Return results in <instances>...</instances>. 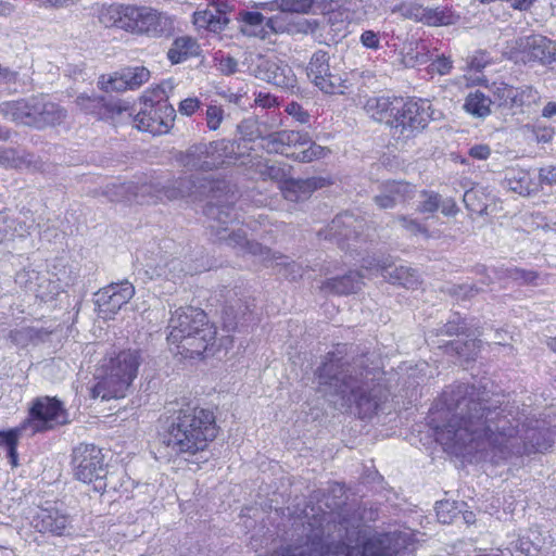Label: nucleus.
Instances as JSON below:
<instances>
[{"instance_id":"36","label":"nucleus","mask_w":556,"mask_h":556,"mask_svg":"<svg viewBox=\"0 0 556 556\" xmlns=\"http://www.w3.org/2000/svg\"><path fill=\"white\" fill-rule=\"evenodd\" d=\"M129 104L123 100H104L99 119H111L121 122L124 116L132 122V113L129 111Z\"/></svg>"},{"instance_id":"49","label":"nucleus","mask_w":556,"mask_h":556,"mask_svg":"<svg viewBox=\"0 0 556 556\" xmlns=\"http://www.w3.org/2000/svg\"><path fill=\"white\" fill-rule=\"evenodd\" d=\"M41 279V274L34 269H23L16 274L15 282L26 292L38 291L37 280Z\"/></svg>"},{"instance_id":"46","label":"nucleus","mask_w":556,"mask_h":556,"mask_svg":"<svg viewBox=\"0 0 556 556\" xmlns=\"http://www.w3.org/2000/svg\"><path fill=\"white\" fill-rule=\"evenodd\" d=\"M314 0H276L277 8L285 13L306 14L313 8Z\"/></svg>"},{"instance_id":"61","label":"nucleus","mask_w":556,"mask_h":556,"mask_svg":"<svg viewBox=\"0 0 556 556\" xmlns=\"http://www.w3.org/2000/svg\"><path fill=\"white\" fill-rule=\"evenodd\" d=\"M239 18L244 24L253 27L261 26L265 21V16L256 11H242L239 13Z\"/></svg>"},{"instance_id":"4","label":"nucleus","mask_w":556,"mask_h":556,"mask_svg":"<svg viewBox=\"0 0 556 556\" xmlns=\"http://www.w3.org/2000/svg\"><path fill=\"white\" fill-rule=\"evenodd\" d=\"M167 340L181 349L180 353L194 357L202 355L216 339V329L207 321L204 311L192 306L179 307L168 323Z\"/></svg>"},{"instance_id":"41","label":"nucleus","mask_w":556,"mask_h":556,"mask_svg":"<svg viewBox=\"0 0 556 556\" xmlns=\"http://www.w3.org/2000/svg\"><path fill=\"white\" fill-rule=\"evenodd\" d=\"M466 504L464 502H450V501H440L437 503L435 511L438 520L441 523L448 525L453 522L456 518H459L462 513V507Z\"/></svg>"},{"instance_id":"43","label":"nucleus","mask_w":556,"mask_h":556,"mask_svg":"<svg viewBox=\"0 0 556 556\" xmlns=\"http://www.w3.org/2000/svg\"><path fill=\"white\" fill-rule=\"evenodd\" d=\"M330 150L326 147H321L315 143L312 139L306 147L301 148L299 152H293L291 155L295 161L309 163L315 160L324 159L329 154Z\"/></svg>"},{"instance_id":"27","label":"nucleus","mask_w":556,"mask_h":556,"mask_svg":"<svg viewBox=\"0 0 556 556\" xmlns=\"http://www.w3.org/2000/svg\"><path fill=\"white\" fill-rule=\"evenodd\" d=\"M402 98L396 97H371L364 106L366 113L375 121L384 123L388 127L392 124V117L399 112V104Z\"/></svg>"},{"instance_id":"58","label":"nucleus","mask_w":556,"mask_h":556,"mask_svg":"<svg viewBox=\"0 0 556 556\" xmlns=\"http://www.w3.org/2000/svg\"><path fill=\"white\" fill-rule=\"evenodd\" d=\"M285 111L301 124H306L309 121L308 112L295 101L288 103Z\"/></svg>"},{"instance_id":"42","label":"nucleus","mask_w":556,"mask_h":556,"mask_svg":"<svg viewBox=\"0 0 556 556\" xmlns=\"http://www.w3.org/2000/svg\"><path fill=\"white\" fill-rule=\"evenodd\" d=\"M186 274H193L190 266H185L180 258H172L167 261L163 266L159 267V276H164L168 280H177Z\"/></svg>"},{"instance_id":"59","label":"nucleus","mask_w":556,"mask_h":556,"mask_svg":"<svg viewBox=\"0 0 556 556\" xmlns=\"http://www.w3.org/2000/svg\"><path fill=\"white\" fill-rule=\"evenodd\" d=\"M453 67V62L448 56L440 55L437 56L435 60L431 62L429 68L432 73H438L440 75H446L451 72Z\"/></svg>"},{"instance_id":"8","label":"nucleus","mask_w":556,"mask_h":556,"mask_svg":"<svg viewBox=\"0 0 556 556\" xmlns=\"http://www.w3.org/2000/svg\"><path fill=\"white\" fill-rule=\"evenodd\" d=\"M432 119L431 103L426 99H401L399 112L392 117L389 125L390 135L394 146L400 150H407L415 144L416 137L428 126Z\"/></svg>"},{"instance_id":"45","label":"nucleus","mask_w":556,"mask_h":556,"mask_svg":"<svg viewBox=\"0 0 556 556\" xmlns=\"http://www.w3.org/2000/svg\"><path fill=\"white\" fill-rule=\"evenodd\" d=\"M104 100L105 98L100 96L81 93L76 98L75 103L80 111L100 118Z\"/></svg>"},{"instance_id":"33","label":"nucleus","mask_w":556,"mask_h":556,"mask_svg":"<svg viewBox=\"0 0 556 556\" xmlns=\"http://www.w3.org/2000/svg\"><path fill=\"white\" fill-rule=\"evenodd\" d=\"M492 100L480 90L471 91L467 94L464 103V110L478 118H485L491 114Z\"/></svg>"},{"instance_id":"30","label":"nucleus","mask_w":556,"mask_h":556,"mask_svg":"<svg viewBox=\"0 0 556 556\" xmlns=\"http://www.w3.org/2000/svg\"><path fill=\"white\" fill-rule=\"evenodd\" d=\"M320 180L317 178L307 179H287L281 186V191L286 200L298 202L311 195V193L320 187Z\"/></svg>"},{"instance_id":"39","label":"nucleus","mask_w":556,"mask_h":556,"mask_svg":"<svg viewBox=\"0 0 556 556\" xmlns=\"http://www.w3.org/2000/svg\"><path fill=\"white\" fill-rule=\"evenodd\" d=\"M463 201L471 213L488 214L489 199L482 189L472 188L464 193Z\"/></svg>"},{"instance_id":"37","label":"nucleus","mask_w":556,"mask_h":556,"mask_svg":"<svg viewBox=\"0 0 556 556\" xmlns=\"http://www.w3.org/2000/svg\"><path fill=\"white\" fill-rule=\"evenodd\" d=\"M421 16V23L429 26L452 25L457 20L451 8H425Z\"/></svg>"},{"instance_id":"25","label":"nucleus","mask_w":556,"mask_h":556,"mask_svg":"<svg viewBox=\"0 0 556 556\" xmlns=\"http://www.w3.org/2000/svg\"><path fill=\"white\" fill-rule=\"evenodd\" d=\"M150 186L138 185L132 181L113 182L105 187L103 195L111 202H130L141 200L149 193Z\"/></svg>"},{"instance_id":"20","label":"nucleus","mask_w":556,"mask_h":556,"mask_svg":"<svg viewBox=\"0 0 556 556\" xmlns=\"http://www.w3.org/2000/svg\"><path fill=\"white\" fill-rule=\"evenodd\" d=\"M416 192V186L410 182L389 180L380 185L379 192L374 197V202L380 208H393L414 199Z\"/></svg>"},{"instance_id":"21","label":"nucleus","mask_w":556,"mask_h":556,"mask_svg":"<svg viewBox=\"0 0 556 556\" xmlns=\"http://www.w3.org/2000/svg\"><path fill=\"white\" fill-rule=\"evenodd\" d=\"M33 126L34 128H45L62 123L66 117V111L59 104L50 101L47 97L33 96Z\"/></svg>"},{"instance_id":"9","label":"nucleus","mask_w":556,"mask_h":556,"mask_svg":"<svg viewBox=\"0 0 556 556\" xmlns=\"http://www.w3.org/2000/svg\"><path fill=\"white\" fill-rule=\"evenodd\" d=\"M227 188L223 181L214 182L210 190L212 197L210 202L206 204L204 213L211 220L208 227L212 231H215L219 239L226 240L229 245L239 247L248 251L247 242H250L242 231L231 232L227 237L223 235L228 230L227 225L237 220L238 216L233 207L236 200L235 193H225V200H220L218 192L224 191Z\"/></svg>"},{"instance_id":"48","label":"nucleus","mask_w":556,"mask_h":556,"mask_svg":"<svg viewBox=\"0 0 556 556\" xmlns=\"http://www.w3.org/2000/svg\"><path fill=\"white\" fill-rule=\"evenodd\" d=\"M0 223H9V219L7 215L3 212H0ZM34 226L33 219H11L9 224V228L12 230L13 235H16L17 237H25L30 233V230ZM2 231L7 232V229H2L0 227V233Z\"/></svg>"},{"instance_id":"63","label":"nucleus","mask_w":556,"mask_h":556,"mask_svg":"<svg viewBox=\"0 0 556 556\" xmlns=\"http://www.w3.org/2000/svg\"><path fill=\"white\" fill-rule=\"evenodd\" d=\"M51 287H52L51 281L46 277V275H41V279L37 280V283H36V288H38V291H31L30 293L35 294L36 298L43 300L48 295L53 293V290L51 289Z\"/></svg>"},{"instance_id":"56","label":"nucleus","mask_w":556,"mask_h":556,"mask_svg":"<svg viewBox=\"0 0 556 556\" xmlns=\"http://www.w3.org/2000/svg\"><path fill=\"white\" fill-rule=\"evenodd\" d=\"M359 42L366 49L379 50L381 48L380 34L372 29L364 30L359 36Z\"/></svg>"},{"instance_id":"3","label":"nucleus","mask_w":556,"mask_h":556,"mask_svg":"<svg viewBox=\"0 0 556 556\" xmlns=\"http://www.w3.org/2000/svg\"><path fill=\"white\" fill-rule=\"evenodd\" d=\"M159 437L169 454L193 456L217 437L215 416L210 409L186 404L165 418Z\"/></svg>"},{"instance_id":"32","label":"nucleus","mask_w":556,"mask_h":556,"mask_svg":"<svg viewBox=\"0 0 556 556\" xmlns=\"http://www.w3.org/2000/svg\"><path fill=\"white\" fill-rule=\"evenodd\" d=\"M199 53V45L191 37H179L174 40L167 51V58L172 64H179L195 56Z\"/></svg>"},{"instance_id":"53","label":"nucleus","mask_w":556,"mask_h":556,"mask_svg":"<svg viewBox=\"0 0 556 556\" xmlns=\"http://www.w3.org/2000/svg\"><path fill=\"white\" fill-rule=\"evenodd\" d=\"M217 68L224 75H232L237 72L238 62L229 54L216 53L214 56Z\"/></svg>"},{"instance_id":"11","label":"nucleus","mask_w":556,"mask_h":556,"mask_svg":"<svg viewBox=\"0 0 556 556\" xmlns=\"http://www.w3.org/2000/svg\"><path fill=\"white\" fill-rule=\"evenodd\" d=\"M72 466L74 477L84 483H98L96 490L105 488L103 482L108 470L104 455L94 444H79L73 450Z\"/></svg>"},{"instance_id":"15","label":"nucleus","mask_w":556,"mask_h":556,"mask_svg":"<svg viewBox=\"0 0 556 556\" xmlns=\"http://www.w3.org/2000/svg\"><path fill=\"white\" fill-rule=\"evenodd\" d=\"M493 96L500 106L510 110H522L541 102L539 91L531 86L514 87L505 83H494Z\"/></svg>"},{"instance_id":"64","label":"nucleus","mask_w":556,"mask_h":556,"mask_svg":"<svg viewBox=\"0 0 556 556\" xmlns=\"http://www.w3.org/2000/svg\"><path fill=\"white\" fill-rule=\"evenodd\" d=\"M466 329V325L464 321H460V318L450 320L444 327L440 330L441 334L454 336L464 332Z\"/></svg>"},{"instance_id":"14","label":"nucleus","mask_w":556,"mask_h":556,"mask_svg":"<svg viewBox=\"0 0 556 556\" xmlns=\"http://www.w3.org/2000/svg\"><path fill=\"white\" fill-rule=\"evenodd\" d=\"M251 71L256 78L279 88L293 90L296 87V76L293 70L281 61L258 56Z\"/></svg>"},{"instance_id":"18","label":"nucleus","mask_w":556,"mask_h":556,"mask_svg":"<svg viewBox=\"0 0 556 556\" xmlns=\"http://www.w3.org/2000/svg\"><path fill=\"white\" fill-rule=\"evenodd\" d=\"M217 147L218 142L215 141L193 144L185 153H180L178 162L189 170H212L222 162Z\"/></svg>"},{"instance_id":"16","label":"nucleus","mask_w":556,"mask_h":556,"mask_svg":"<svg viewBox=\"0 0 556 556\" xmlns=\"http://www.w3.org/2000/svg\"><path fill=\"white\" fill-rule=\"evenodd\" d=\"M150 78V71L144 66L127 67L113 75H101L98 86L105 92L134 90L141 87Z\"/></svg>"},{"instance_id":"38","label":"nucleus","mask_w":556,"mask_h":556,"mask_svg":"<svg viewBox=\"0 0 556 556\" xmlns=\"http://www.w3.org/2000/svg\"><path fill=\"white\" fill-rule=\"evenodd\" d=\"M194 22L202 27H207L211 31L217 33L224 29L229 20L225 13L206 10L194 13Z\"/></svg>"},{"instance_id":"29","label":"nucleus","mask_w":556,"mask_h":556,"mask_svg":"<svg viewBox=\"0 0 556 556\" xmlns=\"http://www.w3.org/2000/svg\"><path fill=\"white\" fill-rule=\"evenodd\" d=\"M364 276L358 271H349L346 275L332 278L321 283L320 291L328 294L344 295L358 291L363 285Z\"/></svg>"},{"instance_id":"62","label":"nucleus","mask_w":556,"mask_h":556,"mask_svg":"<svg viewBox=\"0 0 556 556\" xmlns=\"http://www.w3.org/2000/svg\"><path fill=\"white\" fill-rule=\"evenodd\" d=\"M539 182L542 185H556V165L541 167L539 170Z\"/></svg>"},{"instance_id":"47","label":"nucleus","mask_w":556,"mask_h":556,"mask_svg":"<svg viewBox=\"0 0 556 556\" xmlns=\"http://www.w3.org/2000/svg\"><path fill=\"white\" fill-rule=\"evenodd\" d=\"M538 273L527 270L518 267H507L500 271V277L510 278L519 283H534L538 278Z\"/></svg>"},{"instance_id":"23","label":"nucleus","mask_w":556,"mask_h":556,"mask_svg":"<svg viewBox=\"0 0 556 556\" xmlns=\"http://www.w3.org/2000/svg\"><path fill=\"white\" fill-rule=\"evenodd\" d=\"M254 307V300L250 298L230 300L223 311L224 327L231 331L244 326L250 320Z\"/></svg>"},{"instance_id":"55","label":"nucleus","mask_w":556,"mask_h":556,"mask_svg":"<svg viewBox=\"0 0 556 556\" xmlns=\"http://www.w3.org/2000/svg\"><path fill=\"white\" fill-rule=\"evenodd\" d=\"M224 119V110L218 105H208L205 111L206 126L210 130L219 128Z\"/></svg>"},{"instance_id":"50","label":"nucleus","mask_w":556,"mask_h":556,"mask_svg":"<svg viewBox=\"0 0 556 556\" xmlns=\"http://www.w3.org/2000/svg\"><path fill=\"white\" fill-rule=\"evenodd\" d=\"M394 222H397L401 227L414 236H424L425 238L429 237V231L426 226L420 224L417 219L410 218L405 215H399L394 218Z\"/></svg>"},{"instance_id":"34","label":"nucleus","mask_w":556,"mask_h":556,"mask_svg":"<svg viewBox=\"0 0 556 556\" xmlns=\"http://www.w3.org/2000/svg\"><path fill=\"white\" fill-rule=\"evenodd\" d=\"M481 341L471 339V340H452L443 343V348L445 352L451 355H457L465 361L473 359L480 349Z\"/></svg>"},{"instance_id":"19","label":"nucleus","mask_w":556,"mask_h":556,"mask_svg":"<svg viewBox=\"0 0 556 556\" xmlns=\"http://www.w3.org/2000/svg\"><path fill=\"white\" fill-rule=\"evenodd\" d=\"M525 63L548 65L556 61V43L542 35H531L519 40Z\"/></svg>"},{"instance_id":"40","label":"nucleus","mask_w":556,"mask_h":556,"mask_svg":"<svg viewBox=\"0 0 556 556\" xmlns=\"http://www.w3.org/2000/svg\"><path fill=\"white\" fill-rule=\"evenodd\" d=\"M265 128L266 125L260 123L254 117L245 118L238 125V131L241 138L247 141L262 139V141L264 142V137L266 136Z\"/></svg>"},{"instance_id":"54","label":"nucleus","mask_w":556,"mask_h":556,"mask_svg":"<svg viewBox=\"0 0 556 556\" xmlns=\"http://www.w3.org/2000/svg\"><path fill=\"white\" fill-rule=\"evenodd\" d=\"M287 136V147L288 150L291 148L301 149L307 146L311 142V137L308 132L300 131V130H286Z\"/></svg>"},{"instance_id":"44","label":"nucleus","mask_w":556,"mask_h":556,"mask_svg":"<svg viewBox=\"0 0 556 556\" xmlns=\"http://www.w3.org/2000/svg\"><path fill=\"white\" fill-rule=\"evenodd\" d=\"M286 130H279L266 134L264 137L263 148L269 153H279L290 155L287 147Z\"/></svg>"},{"instance_id":"2","label":"nucleus","mask_w":556,"mask_h":556,"mask_svg":"<svg viewBox=\"0 0 556 556\" xmlns=\"http://www.w3.org/2000/svg\"><path fill=\"white\" fill-rule=\"evenodd\" d=\"M315 376L320 393L341 407L354 404L359 418H371L388 399V390L380 382L381 372L375 368H365L363 359L348 364L339 353L329 352Z\"/></svg>"},{"instance_id":"52","label":"nucleus","mask_w":556,"mask_h":556,"mask_svg":"<svg viewBox=\"0 0 556 556\" xmlns=\"http://www.w3.org/2000/svg\"><path fill=\"white\" fill-rule=\"evenodd\" d=\"M424 200L419 203L417 211L422 214H432L440 208L441 198L434 192H422Z\"/></svg>"},{"instance_id":"5","label":"nucleus","mask_w":556,"mask_h":556,"mask_svg":"<svg viewBox=\"0 0 556 556\" xmlns=\"http://www.w3.org/2000/svg\"><path fill=\"white\" fill-rule=\"evenodd\" d=\"M100 20L106 26L152 38L167 35L173 29L170 17L150 7L111 4L102 10Z\"/></svg>"},{"instance_id":"57","label":"nucleus","mask_w":556,"mask_h":556,"mask_svg":"<svg viewBox=\"0 0 556 556\" xmlns=\"http://www.w3.org/2000/svg\"><path fill=\"white\" fill-rule=\"evenodd\" d=\"M531 131L539 143H548L555 136V129L553 127L539 123L531 126Z\"/></svg>"},{"instance_id":"1","label":"nucleus","mask_w":556,"mask_h":556,"mask_svg":"<svg viewBox=\"0 0 556 556\" xmlns=\"http://www.w3.org/2000/svg\"><path fill=\"white\" fill-rule=\"evenodd\" d=\"M446 422L435 439L457 456L479 455L497 463L513 455L544 453L556 442V430L523 407L491 397L483 387L466 383L446 388L440 399Z\"/></svg>"},{"instance_id":"12","label":"nucleus","mask_w":556,"mask_h":556,"mask_svg":"<svg viewBox=\"0 0 556 556\" xmlns=\"http://www.w3.org/2000/svg\"><path fill=\"white\" fill-rule=\"evenodd\" d=\"M330 54L325 50L315 51L306 66L308 79L323 92L328 94H342L346 89L344 80L333 74L330 68Z\"/></svg>"},{"instance_id":"26","label":"nucleus","mask_w":556,"mask_h":556,"mask_svg":"<svg viewBox=\"0 0 556 556\" xmlns=\"http://www.w3.org/2000/svg\"><path fill=\"white\" fill-rule=\"evenodd\" d=\"M501 184L504 188L522 197L539 191V184L534 181L531 173L519 167L507 168Z\"/></svg>"},{"instance_id":"24","label":"nucleus","mask_w":556,"mask_h":556,"mask_svg":"<svg viewBox=\"0 0 556 556\" xmlns=\"http://www.w3.org/2000/svg\"><path fill=\"white\" fill-rule=\"evenodd\" d=\"M247 244L249 253L261 256L266 263H275L277 266H281L285 270L282 275L286 278L295 280L303 276L302 266L293 261H289V257L277 255L257 242H247Z\"/></svg>"},{"instance_id":"31","label":"nucleus","mask_w":556,"mask_h":556,"mask_svg":"<svg viewBox=\"0 0 556 556\" xmlns=\"http://www.w3.org/2000/svg\"><path fill=\"white\" fill-rule=\"evenodd\" d=\"M362 222L352 213L337 215L329 225V237L346 239L357 237Z\"/></svg>"},{"instance_id":"60","label":"nucleus","mask_w":556,"mask_h":556,"mask_svg":"<svg viewBox=\"0 0 556 556\" xmlns=\"http://www.w3.org/2000/svg\"><path fill=\"white\" fill-rule=\"evenodd\" d=\"M201 106V101L197 97H190L181 100L178 104V112L185 116L193 115Z\"/></svg>"},{"instance_id":"51","label":"nucleus","mask_w":556,"mask_h":556,"mask_svg":"<svg viewBox=\"0 0 556 556\" xmlns=\"http://www.w3.org/2000/svg\"><path fill=\"white\" fill-rule=\"evenodd\" d=\"M23 435H27V431L26 429H22V424L7 431L0 430V447L9 450L17 445L18 439Z\"/></svg>"},{"instance_id":"22","label":"nucleus","mask_w":556,"mask_h":556,"mask_svg":"<svg viewBox=\"0 0 556 556\" xmlns=\"http://www.w3.org/2000/svg\"><path fill=\"white\" fill-rule=\"evenodd\" d=\"M367 270H375L381 277L391 283H396L405 288H415L419 283V276L417 271L407 266H393L386 262L368 263L365 265Z\"/></svg>"},{"instance_id":"17","label":"nucleus","mask_w":556,"mask_h":556,"mask_svg":"<svg viewBox=\"0 0 556 556\" xmlns=\"http://www.w3.org/2000/svg\"><path fill=\"white\" fill-rule=\"evenodd\" d=\"M31 525L41 533L64 535L71 525V518L56 503L47 502L37 508Z\"/></svg>"},{"instance_id":"6","label":"nucleus","mask_w":556,"mask_h":556,"mask_svg":"<svg viewBox=\"0 0 556 556\" xmlns=\"http://www.w3.org/2000/svg\"><path fill=\"white\" fill-rule=\"evenodd\" d=\"M141 362L140 351L130 349L104 358L101 365L103 374L91 389V397H100L102 401L125 397L138 375Z\"/></svg>"},{"instance_id":"28","label":"nucleus","mask_w":556,"mask_h":556,"mask_svg":"<svg viewBox=\"0 0 556 556\" xmlns=\"http://www.w3.org/2000/svg\"><path fill=\"white\" fill-rule=\"evenodd\" d=\"M33 97L0 103V114L13 123L33 126Z\"/></svg>"},{"instance_id":"7","label":"nucleus","mask_w":556,"mask_h":556,"mask_svg":"<svg viewBox=\"0 0 556 556\" xmlns=\"http://www.w3.org/2000/svg\"><path fill=\"white\" fill-rule=\"evenodd\" d=\"M174 89L170 80H164L142 96V108L134 115L132 123L141 131L152 135H163L174 125L176 111L168 102Z\"/></svg>"},{"instance_id":"35","label":"nucleus","mask_w":556,"mask_h":556,"mask_svg":"<svg viewBox=\"0 0 556 556\" xmlns=\"http://www.w3.org/2000/svg\"><path fill=\"white\" fill-rule=\"evenodd\" d=\"M343 7L348 17L355 23L367 21L376 13V7L371 0H345Z\"/></svg>"},{"instance_id":"13","label":"nucleus","mask_w":556,"mask_h":556,"mask_svg":"<svg viewBox=\"0 0 556 556\" xmlns=\"http://www.w3.org/2000/svg\"><path fill=\"white\" fill-rule=\"evenodd\" d=\"M134 295L135 287L127 280L100 289L94 300L99 315L105 319L112 318Z\"/></svg>"},{"instance_id":"10","label":"nucleus","mask_w":556,"mask_h":556,"mask_svg":"<svg viewBox=\"0 0 556 556\" xmlns=\"http://www.w3.org/2000/svg\"><path fill=\"white\" fill-rule=\"evenodd\" d=\"M70 424V416L63 403L55 396H38L31 401L27 418L22 422L31 437Z\"/></svg>"}]
</instances>
